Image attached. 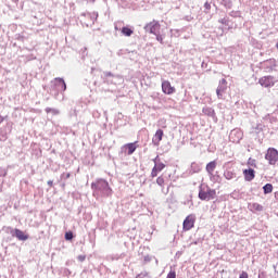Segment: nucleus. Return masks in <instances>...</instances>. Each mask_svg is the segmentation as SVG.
<instances>
[{
	"instance_id": "a211bd4d",
	"label": "nucleus",
	"mask_w": 278,
	"mask_h": 278,
	"mask_svg": "<svg viewBox=\"0 0 278 278\" xmlns=\"http://www.w3.org/2000/svg\"><path fill=\"white\" fill-rule=\"evenodd\" d=\"M224 177L228 181L231 180V179H236V173H233L232 170H225L224 172Z\"/></svg>"
},
{
	"instance_id": "39448f33",
	"label": "nucleus",
	"mask_w": 278,
	"mask_h": 278,
	"mask_svg": "<svg viewBox=\"0 0 278 278\" xmlns=\"http://www.w3.org/2000/svg\"><path fill=\"white\" fill-rule=\"evenodd\" d=\"M265 160H267V162L270 164V165H275L277 164L278 162V151L277 149L275 148H269L267 150V153L265 154Z\"/></svg>"
},
{
	"instance_id": "b1692460",
	"label": "nucleus",
	"mask_w": 278,
	"mask_h": 278,
	"mask_svg": "<svg viewBox=\"0 0 278 278\" xmlns=\"http://www.w3.org/2000/svg\"><path fill=\"white\" fill-rule=\"evenodd\" d=\"M253 210L256 212H262L264 210V206H262L260 203H253L252 204Z\"/></svg>"
},
{
	"instance_id": "2f4dec72",
	"label": "nucleus",
	"mask_w": 278,
	"mask_h": 278,
	"mask_svg": "<svg viewBox=\"0 0 278 278\" xmlns=\"http://www.w3.org/2000/svg\"><path fill=\"white\" fill-rule=\"evenodd\" d=\"M239 278H249V274L247 271H242Z\"/></svg>"
},
{
	"instance_id": "473e14b6",
	"label": "nucleus",
	"mask_w": 278,
	"mask_h": 278,
	"mask_svg": "<svg viewBox=\"0 0 278 278\" xmlns=\"http://www.w3.org/2000/svg\"><path fill=\"white\" fill-rule=\"evenodd\" d=\"M157 173H160V170H157V169H155V167H153L152 177H157Z\"/></svg>"
},
{
	"instance_id": "a878e982",
	"label": "nucleus",
	"mask_w": 278,
	"mask_h": 278,
	"mask_svg": "<svg viewBox=\"0 0 278 278\" xmlns=\"http://www.w3.org/2000/svg\"><path fill=\"white\" fill-rule=\"evenodd\" d=\"M218 23H220L222 25L229 26V18L227 17L220 18L218 20Z\"/></svg>"
},
{
	"instance_id": "4be33fe9",
	"label": "nucleus",
	"mask_w": 278,
	"mask_h": 278,
	"mask_svg": "<svg viewBox=\"0 0 278 278\" xmlns=\"http://www.w3.org/2000/svg\"><path fill=\"white\" fill-rule=\"evenodd\" d=\"M166 165H164V163H155L154 168L155 170H159V173H162V170H164Z\"/></svg>"
},
{
	"instance_id": "f704fd0d",
	"label": "nucleus",
	"mask_w": 278,
	"mask_h": 278,
	"mask_svg": "<svg viewBox=\"0 0 278 278\" xmlns=\"http://www.w3.org/2000/svg\"><path fill=\"white\" fill-rule=\"evenodd\" d=\"M48 186H53V180H49Z\"/></svg>"
},
{
	"instance_id": "f03ea898",
	"label": "nucleus",
	"mask_w": 278,
	"mask_h": 278,
	"mask_svg": "<svg viewBox=\"0 0 278 278\" xmlns=\"http://www.w3.org/2000/svg\"><path fill=\"white\" fill-rule=\"evenodd\" d=\"M216 190L210 188L207 185H200L199 187V199L201 201H212L215 199Z\"/></svg>"
},
{
	"instance_id": "c85d7f7f",
	"label": "nucleus",
	"mask_w": 278,
	"mask_h": 278,
	"mask_svg": "<svg viewBox=\"0 0 278 278\" xmlns=\"http://www.w3.org/2000/svg\"><path fill=\"white\" fill-rule=\"evenodd\" d=\"M151 260H153V257H151L150 255H147L143 257L144 264H149V262H151Z\"/></svg>"
},
{
	"instance_id": "5701e85b",
	"label": "nucleus",
	"mask_w": 278,
	"mask_h": 278,
	"mask_svg": "<svg viewBox=\"0 0 278 278\" xmlns=\"http://www.w3.org/2000/svg\"><path fill=\"white\" fill-rule=\"evenodd\" d=\"M156 37L157 42L161 45H164V35H162L160 31L154 35Z\"/></svg>"
},
{
	"instance_id": "72a5a7b5",
	"label": "nucleus",
	"mask_w": 278,
	"mask_h": 278,
	"mask_svg": "<svg viewBox=\"0 0 278 278\" xmlns=\"http://www.w3.org/2000/svg\"><path fill=\"white\" fill-rule=\"evenodd\" d=\"M85 260H86V256H85V255H79V256H78V261H79V262H84Z\"/></svg>"
},
{
	"instance_id": "0eeeda50",
	"label": "nucleus",
	"mask_w": 278,
	"mask_h": 278,
	"mask_svg": "<svg viewBox=\"0 0 278 278\" xmlns=\"http://www.w3.org/2000/svg\"><path fill=\"white\" fill-rule=\"evenodd\" d=\"M195 220H197V217L194 215L187 216L182 224L185 231H190V229L194 227Z\"/></svg>"
},
{
	"instance_id": "f8f14e48",
	"label": "nucleus",
	"mask_w": 278,
	"mask_h": 278,
	"mask_svg": "<svg viewBox=\"0 0 278 278\" xmlns=\"http://www.w3.org/2000/svg\"><path fill=\"white\" fill-rule=\"evenodd\" d=\"M216 161H212L206 164V173L208 174V177L212 179L214 177V170H216Z\"/></svg>"
},
{
	"instance_id": "bb28decb",
	"label": "nucleus",
	"mask_w": 278,
	"mask_h": 278,
	"mask_svg": "<svg viewBox=\"0 0 278 278\" xmlns=\"http://www.w3.org/2000/svg\"><path fill=\"white\" fill-rule=\"evenodd\" d=\"M46 112H47V114H49V113H52V114H60V111L59 110H55V109H46Z\"/></svg>"
},
{
	"instance_id": "4468645a",
	"label": "nucleus",
	"mask_w": 278,
	"mask_h": 278,
	"mask_svg": "<svg viewBox=\"0 0 278 278\" xmlns=\"http://www.w3.org/2000/svg\"><path fill=\"white\" fill-rule=\"evenodd\" d=\"M163 137H164V130L159 129L156 130L152 141L154 142V144H160V142H162Z\"/></svg>"
},
{
	"instance_id": "9b49d317",
	"label": "nucleus",
	"mask_w": 278,
	"mask_h": 278,
	"mask_svg": "<svg viewBox=\"0 0 278 278\" xmlns=\"http://www.w3.org/2000/svg\"><path fill=\"white\" fill-rule=\"evenodd\" d=\"M243 177L247 181H253V179H255V169L253 168L244 169Z\"/></svg>"
},
{
	"instance_id": "f257e3e1",
	"label": "nucleus",
	"mask_w": 278,
	"mask_h": 278,
	"mask_svg": "<svg viewBox=\"0 0 278 278\" xmlns=\"http://www.w3.org/2000/svg\"><path fill=\"white\" fill-rule=\"evenodd\" d=\"M91 188L92 190L101 192L104 197H110L112 194V188H110V184L104 179H98L96 182H92Z\"/></svg>"
},
{
	"instance_id": "6ab92c4d",
	"label": "nucleus",
	"mask_w": 278,
	"mask_h": 278,
	"mask_svg": "<svg viewBox=\"0 0 278 278\" xmlns=\"http://www.w3.org/2000/svg\"><path fill=\"white\" fill-rule=\"evenodd\" d=\"M122 34H123V36H127V37H129V36H131V34H134V29H131V28H129V27H123L122 28Z\"/></svg>"
},
{
	"instance_id": "412c9836",
	"label": "nucleus",
	"mask_w": 278,
	"mask_h": 278,
	"mask_svg": "<svg viewBox=\"0 0 278 278\" xmlns=\"http://www.w3.org/2000/svg\"><path fill=\"white\" fill-rule=\"evenodd\" d=\"M222 5L226 7L228 10H231L233 3L231 0H222Z\"/></svg>"
},
{
	"instance_id": "ddd939ff",
	"label": "nucleus",
	"mask_w": 278,
	"mask_h": 278,
	"mask_svg": "<svg viewBox=\"0 0 278 278\" xmlns=\"http://www.w3.org/2000/svg\"><path fill=\"white\" fill-rule=\"evenodd\" d=\"M188 175H194L195 173H201V164L193 162L190 168L187 170Z\"/></svg>"
},
{
	"instance_id": "cd10ccee",
	"label": "nucleus",
	"mask_w": 278,
	"mask_h": 278,
	"mask_svg": "<svg viewBox=\"0 0 278 278\" xmlns=\"http://www.w3.org/2000/svg\"><path fill=\"white\" fill-rule=\"evenodd\" d=\"M166 278H177V273L175 270H170L168 274H167V277Z\"/></svg>"
},
{
	"instance_id": "c756f323",
	"label": "nucleus",
	"mask_w": 278,
	"mask_h": 278,
	"mask_svg": "<svg viewBox=\"0 0 278 278\" xmlns=\"http://www.w3.org/2000/svg\"><path fill=\"white\" fill-rule=\"evenodd\" d=\"M65 240H73V232H66Z\"/></svg>"
},
{
	"instance_id": "9d476101",
	"label": "nucleus",
	"mask_w": 278,
	"mask_h": 278,
	"mask_svg": "<svg viewBox=\"0 0 278 278\" xmlns=\"http://www.w3.org/2000/svg\"><path fill=\"white\" fill-rule=\"evenodd\" d=\"M136 149H137L136 143H128V144L122 147V153L131 155V153H134V151H136Z\"/></svg>"
},
{
	"instance_id": "1a4fd4ad",
	"label": "nucleus",
	"mask_w": 278,
	"mask_h": 278,
	"mask_svg": "<svg viewBox=\"0 0 278 278\" xmlns=\"http://www.w3.org/2000/svg\"><path fill=\"white\" fill-rule=\"evenodd\" d=\"M162 91L164 92V94H174L175 87L170 86V81L163 80L162 81Z\"/></svg>"
},
{
	"instance_id": "2eb2a0df",
	"label": "nucleus",
	"mask_w": 278,
	"mask_h": 278,
	"mask_svg": "<svg viewBox=\"0 0 278 278\" xmlns=\"http://www.w3.org/2000/svg\"><path fill=\"white\" fill-rule=\"evenodd\" d=\"M54 86H56L58 90H66V83L62 78H55Z\"/></svg>"
},
{
	"instance_id": "f3484780",
	"label": "nucleus",
	"mask_w": 278,
	"mask_h": 278,
	"mask_svg": "<svg viewBox=\"0 0 278 278\" xmlns=\"http://www.w3.org/2000/svg\"><path fill=\"white\" fill-rule=\"evenodd\" d=\"M14 236H16L20 240H23V241L28 240L29 238L27 235H25V232H23L20 229L14 230Z\"/></svg>"
},
{
	"instance_id": "20e7f679",
	"label": "nucleus",
	"mask_w": 278,
	"mask_h": 278,
	"mask_svg": "<svg viewBox=\"0 0 278 278\" xmlns=\"http://www.w3.org/2000/svg\"><path fill=\"white\" fill-rule=\"evenodd\" d=\"M144 29L148 34H153V36H155V34H160V29H162V25H160V22L153 20L152 22H150L144 26Z\"/></svg>"
},
{
	"instance_id": "7ed1b4c3",
	"label": "nucleus",
	"mask_w": 278,
	"mask_h": 278,
	"mask_svg": "<svg viewBox=\"0 0 278 278\" xmlns=\"http://www.w3.org/2000/svg\"><path fill=\"white\" fill-rule=\"evenodd\" d=\"M277 78H275V76H263L258 79V84L263 87V88H273V86H275V84H277Z\"/></svg>"
},
{
	"instance_id": "393cba45",
	"label": "nucleus",
	"mask_w": 278,
	"mask_h": 278,
	"mask_svg": "<svg viewBox=\"0 0 278 278\" xmlns=\"http://www.w3.org/2000/svg\"><path fill=\"white\" fill-rule=\"evenodd\" d=\"M156 184H157V186H160L161 188H164V178H163L162 176L157 177Z\"/></svg>"
},
{
	"instance_id": "6e6552de",
	"label": "nucleus",
	"mask_w": 278,
	"mask_h": 278,
	"mask_svg": "<svg viewBox=\"0 0 278 278\" xmlns=\"http://www.w3.org/2000/svg\"><path fill=\"white\" fill-rule=\"evenodd\" d=\"M226 91H227V80L223 78L222 80H219V85L216 89L217 98L223 99V94H225Z\"/></svg>"
},
{
	"instance_id": "423d86ee",
	"label": "nucleus",
	"mask_w": 278,
	"mask_h": 278,
	"mask_svg": "<svg viewBox=\"0 0 278 278\" xmlns=\"http://www.w3.org/2000/svg\"><path fill=\"white\" fill-rule=\"evenodd\" d=\"M243 136H244V134L242 132V130L236 128L230 131L229 140H230V142L238 144V142H240V140H242Z\"/></svg>"
},
{
	"instance_id": "dca6fc26",
	"label": "nucleus",
	"mask_w": 278,
	"mask_h": 278,
	"mask_svg": "<svg viewBox=\"0 0 278 278\" xmlns=\"http://www.w3.org/2000/svg\"><path fill=\"white\" fill-rule=\"evenodd\" d=\"M203 114H205V116H211V118H216V112L214 111V109L210 108V106H204L202 109Z\"/></svg>"
},
{
	"instance_id": "aec40b11",
	"label": "nucleus",
	"mask_w": 278,
	"mask_h": 278,
	"mask_svg": "<svg viewBox=\"0 0 278 278\" xmlns=\"http://www.w3.org/2000/svg\"><path fill=\"white\" fill-rule=\"evenodd\" d=\"M264 194H270L273 192V184H266L263 187Z\"/></svg>"
},
{
	"instance_id": "7c9ffc66",
	"label": "nucleus",
	"mask_w": 278,
	"mask_h": 278,
	"mask_svg": "<svg viewBox=\"0 0 278 278\" xmlns=\"http://www.w3.org/2000/svg\"><path fill=\"white\" fill-rule=\"evenodd\" d=\"M204 9L207 10V11L212 10V4H210V2H205L204 3Z\"/></svg>"
}]
</instances>
